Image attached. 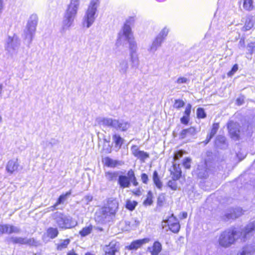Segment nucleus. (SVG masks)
<instances>
[{
    "label": "nucleus",
    "instance_id": "nucleus-1",
    "mask_svg": "<svg viewBox=\"0 0 255 255\" xmlns=\"http://www.w3.org/2000/svg\"><path fill=\"white\" fill-rule=\"evenodd\" d=\"M134 21V17L128 18L121 30L118 33L117 43L122 44L127 41L128 43L129 61L133 68H137L139 64L138 47L136 42L132 38L131 25Z\"/></svg>",
    "mask_w": 255,
    "mask_h": 255
},
{
    "label": "nucleus",
    "instance_id": "nucleus-2",
    "mask_svg": "<svg viewBox=\"0 0 255 255\" xmlns=\"http://www.w3.org/2000/svg\"><path fill=\"white\" fill-rule=\"evenodd\" d=\"M100 3V0H91L82 18V25L84 27L89 28L95 22Z\"/></svg>",
    "mask_w": 255,
    "mask_h": 255
},
{
    "label": "nucleus",
    "instance_id": "nucleus-3",
    "mask_svg": "<svg viewBox=\"0 0 255 255\" xmlns=\"http://www.w3.org/2000/svg\"><path fill=\"white\" fill-rule=\"evenodd\" d=\"M38 23V16L36 14L30 15L25 29L23 30L22 38L24 42L29 46L34 36Z\"/></svg>",
    "mask_w": 255,
    "mask_h": 255
},
{
    "label": "nucleus",
    "instance_id": "nucleus-4",
    "mask_svg": "<svg viewBox=\"0 0 255 255\" xmlns=\"http://www.w3.org/2000/svg\"><path fill=\"white\" fill-rule=\"evenodd\" d=\"M52 219L55 224L62 229H70L77 225V222L73 218L60 212H56L51 215Z\"/></svg>",
    "mask_w": 255,
    "mask_h": 255
},
{
    "label": "nucleus",
    "instance_id": "nucleus-5",
    "mask_svg": "<svg viewBox=\"0 0 255 255\" xmlns=\"http://www.w3.org/2000/svg\"><path fill=\"white\" fill-rule=\"evenodd\" d=\"M238 235L237 230L228 229L220 234L218 239L219 244L222 247L228 248L239 239Z\"/></svg>",
    "mask_w": 255,
    "mask_h": 255
},
{
    "label": "nucleus",
    "instance_id": "nucleus-6",
    "mask_svg": "<svg viewBox=\"0 0 255 255\" xmlns=\"http://www.w3.org/2000/svg\"><path fill=\"white\" fill-rule=\"evenodd\" d=\"M118 206V202L116 199H109L107 205L103 207L99 212L101 215V220H105L108 217L115 215Z\"/></svg>",
    "mask_w": 255,
    "mask_h": 255
},
{
    "label": "nucleus",
    "instance_id": "nucleus-7",
    "mask_svg": "<svg viewBox=\"0 0 255 255\" xmlns=\"http://www.w3.org/2000/svg\"><path fill=\"white\" fill-rule=\"evenodd\" d=\"M239 234V239L241 241L245 242L247 239L252 236L255 232V224L254 222L249 223L243 229L237 230Z\"/></svg>",
    "mask_w": 255,
    "mask_h": 255
},
{
    "label": "nucleus",
    "instance_id": "nucleus-8",
    "mask_svg": "<svg viewBox=\"0 0 255 255\" xmlns=\"http://www.w3.org/2000/svg\"><path fill=\"white\" fill-rule=\"evenodd\" d=\"M19 45L20 41L18 38L14 35L7 37L5 44V49L8 52L13 53L18 50Z\"/></svg>",
    "mask_w": 255,
    "mask_h": 255
},
{
    "label": "nucleus",
    "instance_id": "nucleus-9",
    "mask_svg": "<svg viewBox=\"0 0 255 255\" xmlns=\"http://www.w3.org/2000/svg\"><path fill=\"white\" fill-rule=\"evenodd\" d=\"M81 0H70L67 5L65 13L77 17L80 7Z\"/></svg>",
    "mask_w": 255,
    "mask_h": 255
},
{
    "label": "nucleus",
    "instance_id": "nucleus-10",
    "mask_svg": "<svg viewBox=\"0 0 255 255\" xmlns=\"http://www.w3.org/2000/svg\"><path fill=\"white\" fill-rule=\"evenodd\" d=\"M76 17L64 13L61 24V31L65 32L74 25L75 19Z\"/></svg>",
    "mask_w": 255,
    "mask_h": 255
},
{
    "label": "nucleus",
    "instance_id": "nucleus-11",
    "mask_svg": "<svg viewBox=\"0 0 255 255\" xmlns=\"http://www.w3.org/2000/svg\"><path fill=\"white\" fill-rule=\"evenodd\" d=\"M131 152L135 157L140 159L142 162L149 157V154L144 151L140 150L138 146L133 145L131 147Z\"/></svg>",
    "mask_w": 255,
    "mask_h": 255
},
{
    "label": "nucleus",
    "instance_id": "nucleus-12",
    "mask_svg": "<svg viewBox=\"0 0 255 255\" xmlns=\"http://www.w3.org/2000/svg\"><path fill=\"white\" fill-rule=\"evenodd\" d=\"M239 125L237 123L230 122L228 125L229 133L231 137L234 140H237L239 137Z\"/></svg>",
    "mask_w": 255,
    "mask_h": 255
},
{
    "label": "nucleus",
    "instance_id": "nucleus-13",
    "mask_svg": "<svg viewBox=\"0 0 255 255\" xmlns=\"http://www.w3.org/2000/svg\"><path fill=\"white\" fill-rule=\"evenodd\" d=\"M20 232V229L16 226L9 224L0 225V234L12 233H19Z\"/></svg>",
    "mask_w": 255,
    "mask_h": 255
},
{
    "label": "nucleus",
    "instance_id": "nucleus-14",
    "mask_svg": "<svg viewBox=\"0 0 255 255\" xmlns=\"http://www.w3.org/2000/svg\"><path fill=\"white\" fill-rule=\"evenodd\" d=\"M96 123L100 126L115 128V124L117 122L116 119L109 118L99 117L96 120Z\"/></svg>",
    "mask_w": 255,
    "mask_h": 255
},
{
    "label": "nucleus",
    "instance_id": "nucleus-15",
    "mask_svg": "<svg viewBox=\"0 0 255 255\" xmlns=\"http://www.w3.org/2000/svg\"><path fill=\"white\" fill-rule=\"evenodd\" d=\"M163 223H167L169 229L173 233H176L179 231L180 225L173 215L167 221H165Z\"/></svg>",
    "mask_w": 255,
    "mask_h": 255
},
{
    "label": "nucleus",
    "instance_id": "nucleus-16",
    "mask_svg": "<svg viewBox=\"0 0 255 255\" xmlns=\"http://www.w3.org/2000/svg\"><path fill=\"white\" fill-rule=\"evenodd\" d=\"M150 242V239L148 238L136 240L132 242L128 246L126 247L129 250H137L141 248L143 245L148 243Z\"/></svg>",
    "mask_w": 255,
    "mask_h": 255
},
{
    "label": "nucleus",
    "instance_id": "nucleus-17",
    "mask_svg": "<svg viewBox=\"0 0 255 255\" xmlns=\"http://www.w3.org/2000/svg\"><path fill=\"white\" fill-rule=\"evenodd\" d=\"M243 214V210L240 208L231 209L229 210L225 215L226 219H235Z\"/></svg>",
    "mask_w": 255,
    "mask_h": 255
},
{
    "label": "nucleus",
    "instance_id": "nucleus-18",
    "mask_svg": "<svg viewBox=\"0 0 255 255\" xmlns=\"http://www.w3.org/2000/svg\"><path fill=\"white\" fill-rule=\"evenodd\" d=\"M196 173L199 178H206L208 175V170L205 161L201 162L198 165L196 170Z\"/></svg>",
    "mask_w": 255,
    "mask_h": 255
},
{
    "label": "nucleus",
    "instance_id": "nucleus-19",
    "mask_svg": "<svg viewBox=\"0 0 255 255\" xmlns=\"http://www.w3.org/2000/svg\"><path fill=\"white\" fill-rule=\"evenodd\" d=\"M162 43L163 41L155 37L151 44L148 46L147 48L148 52L150 53L154 54L161 47Z\"/></svg>",
    "mask_w": 255,
    "mask_h": 255
},
{
    "label": "nucleus",
    "instance_id": "nucleus-20",
    "mask_svg": "<svg viewBox=\"0 0 255 255\" xmlns=\"http://www.w3.org/2000/svg\"><path fill=\"white\" fill-rule=\"evenodd\" d=\"M117 68L121 74L126 75L129 68L128 61L126 59L120 60Z\"/></svg>",
    "mask_w": 255,
    "mask_h": 255
},
{
    "label": "nucleus",
    "instance_id": "nucleus-21",
    "mask_svg": "<svg viewBox=\"0 0 255 255\" xmlns=\"http://www.w3.org/2000/svg\"><path fill=\"white\" fill-rule=\"evenodd\" d=\"M162 250V245L158 241H155L151 247H148L147 249V252H149L151 255H158Z\"/></svg>",
    "mask_w": 255,
    "mask_h": 255
},
{
    "label": "nucleus",
    "instance_id": "nucleus-22",
    "mask_svg": "<svg viewBox=\"0 0 255 255\" xmlns=\"http://www.w3.org/2000/svg\"><path fill=\"white\" fill-rule=\"evenodd\" d=\"M103 161L105 165L111 168H115L117 166H121L124 164L122 161L115 160L109 157H105L103 159Z\"/></svg>",
    "mask_w": 255,
    "mask_h": 255
},
{
    "label": "nucleus",
    "instance_id": "nucleus-23",
    "mask_svg": "<svg viewBox=\"0 0 255 255\" xmlns=\"http://www.w3.org/2000/svg\"><path fill=\"white\" fill-rule=\"evenodd\" d=\"M18 166L17 159H12L7 162L6 169L8 172L11 174L17 170Z\"/></svg>",
    "mask_w": 255,
    "mask_h": 255
},
{
    "label": "nucleus",
    "instance_id": "nucleus-24",
    "mask_svg": "<svg viewBox=\"0 0 255 255\" xmlns=\"http://www.w3.org/2000/svg\"><path fill=\"white\" fill-rule=\"evenodd\" d=\"M197 132L198 130L195 128L190 127V128L183 129L180 133V137L183 139L188 136H194Z\"/></svg>",
    "mask_w": 255,
    "mask_h": 255
},
{
    "label": "nucleus",
    "instance_id": "nucleus-25",
    "mask_svg": "<svg viewBox=\"0 0 255 255\" xmlns=\"http://www.w3.org/2000/svg\"><path fill=\"white\" fill-rule=\"evenodd\" d=\"M116 122L117 123L115 124V127L114 128L117 129L121 131H126L130 127V124L128 122L125 121L123 120H116Z\"/></svg>",
    "mask_w": 255,
    "mask_h": 255
},
{
    "label": "nucleus",
    "instance_id": "nucleus-26",
    "mask_svg": "<svg viewBox=\"0 0 255 255\" xmlns=\"http://www.w3.org/2000/svg\"><path fill=\"white\" fill-rule=\"evenodd\" d=\"M125 224L126 230H134L139 226V222L136 219H132L130 221H125Z\"/></svg>",
    "mask_w": 255,
    "mask_h": 255
},
{
    "label": "nucleus",
    "instance_id": "nucleus-27",
    "mask_svg": "<svg viewBox=\"0 0 255 255\" xmlns=\"http://www.w3.org/2000/svg\"><path fill=\"white\" fill-rule=\"evenodd\" d=\"M118 183L122 188H128L130 186V181L127 176L120 175L118 179Z\"/></svg>",
    "mask_w": 255,
    "mask_h": 255
},
{
    "label": "nucleus",
    "instance_id": "nucleus-28",
    "mask_svg": "<svg viewBox=\"0 0 255 255\" xmlns=\"http://www.w3.org/2000/svg\"><path fill=\"white\" fill-rule=\"evenodd\" d=\"M255 21L253 16L247 17L244 26L242 27V31H247L250 30L254 26Z\"/></svg>",
    "mask_w": 255,
    "mask_h": 255
},
{
    "label": "nucleus",
    "instance_id": "nucleus-29",
    "mask_svg": "<svg viewBox=\"0 0 255 255\" xmlns=\"http://www.w3.org/2000/svg\"><path fill=\"white\" fill-rule=\"evenodd\" d=\"M13 243L20 244L32 245L34 240L33 239H27L21 237H13L11 238Z\"/></svg>",
    "mask_w": 255,
    "mask_h": 255
},
{
    "label": "nucleus",
    "instance_id": "nucleus-30",
    "mask_svg": "<svg viewBox=\"0 0 255 255\" xmlns=\"http://www.w3.org/2000/svg\"><path fill=\"white\" fill-rule=\"evenodd\" d=\"M113 140L115 143V148L117 151L119 150L123 144L124 139L119 134H115L113 136Z\"/></svg>",
    "mask_w": 255,
    "mask_h": 255
},
{
    "label": "nucleus",
    "instance_id": "nucleus-31",
    "mask_svg": "<svg viewBox=\"0 0 255 255\" xmlns=\"http://www.w3.org/2000/svg\"><path fill=\"white\" fill-rule=\"evenodd\" d=\"M71 193V191H69L66 194L60 195L57 202L53 206L50 207L51 209V210L55 209L58 205L63 203L67 199V197L69 196Z\"/></svg>",
    "mask_w": 255,
    "mask_h": 255
},
{
    "label": "nucleus",
    "instance_id": "nucleus-32",
    "mask_svg": "<svg viewBox=\"0 0 255 255\" xmlns=\"http://www.w3.org/2000/svg\"><path fill=\"white\" fill-rule=\"evenodd\" d=\"M117 251L115 245L112 243L110 244L109 246L104 248L105 255H115Z\"/></svg>",
    "mask_w": 255,
    "mask_h": 255
},
{
    "label": "nucleus",
    "instance_id": "nucleus-33",
    "mask_svg": "<svg viewBox=\"0 0 255 255\" xmlns=\"http://www.w3.org/2000/svg\"><path fill=\"white\" fill-rule=\"evenodd\" d=\"M243 7L247 11H252L255 7L254 0H244Z\"/></svg>",
    "mask_w": 255,
    "mask_h": 255
},
{
    "label": "nucleus",
    "instance_id": "nucleus-34",
    "mask_svg": "<svg viewBox=\"0 0 255 255\" xmlns=\"http://www.w3.org/2000/svg\"><path fill=\"white\" fill-rule=\"evenodd\" d=\"M70 240L68 239L65 240H62L56 244L57 249L59 251L66 249L68 245L70 244Z\"/></svg>",
    "mask_w": 255,
    "mask_h": 255
},
{
    "label": "nucleus",
    "instance_id": "nucleus-35",
    "mask_svg": "<svg viewBox=\"0 0 255 255\" xmlns=\"http://www.w3.org/2000/svg\"><path fill=\"white\" fill-rule=\"evenodd\" d=\"M47 235L51 239L55 238L58 235V231L56 228H49L46 232Z\"/></svg>",
    "mask_w": 255,
    "mask_h": 255
},
{
    "label": "nucleus",
    "instance_id": "nucleus-36",
    "mask_svg": "<svg viewBox=\"0 0 255 255\" xmlns=\"http://www.w3.org/2000/svg\"><path fill=\"white\" fill-rule=\"evenodd\" d=\"M169 32V29L166 27H164L156 36L163 42Z\"/></svg>",
    "mask_w": 255,
    "mask_h": 255
},
{
    "label": "nucleus",
    "instance_id": "nucleus-37",
    "mask_svg": "<svg viewBox=\"0 0 255 255\" xmlns=\"http://www.w3.org/2000/svg\"><path fill=\"white\" fill-rule=\"evenodd\" d=\"M153 180L156 186L159 189H161L162 187V183L159 179L158 173L156 171H154L153 172Z\"/></svg>",
    "mask_w": 255,
    "mask_h": 255
},
{
    "label": "nucleus",
    "instance_id": "nucleus-38",
    "mask_svg": "<svg viewBox=\"0 0 255 255\" xmlns=\"http://www.w3.org/2000/svg\"><path fill=\"white\" fill-rule=\"evenodd\" d=\"M93 230V226L90 225L88 227L83 228L82 230L79 232V234L81 237H85L89 235Z\"/></svg>",
    "mask_w": 255,
    "mask_h": 255
},
{
    "label": "nucleus",
    "instance_id": "nucleus-39",
    "mask_svg": "<svg viewBox=\"0 0 255 255\" xmlns=\"http://www.w3.org/2000/svg\"><path fill=\"white\" fill-rule=\"evenodd\" d=\"M118 176V172H107L105 173L106 179L110 181L116 180Z\"/></svg>",
    "mask_w": 255,
    "mask_h": 255
},
{
    "label": "nucleus",
    "instance_id": "nucleus-40",
    "mask_svg": "<svg viewBox=\"0 0 255 255\" xmlns=\"http://www.w3.org/2000/svg\"><path fill=\"white\" fill-rule=\"evenodd\" d=\"M181 170L179 167L174 165V171L172 172V178L174 180H178L181 176Z\"/></svg>",
    "mask_w": 255,
    "mask_h": 255
},
{
    "label": "nucleus",
    "instance_id": "nucleus-41",
    "mask_svg": "<svg viewBox=\"0 0 255 255\" xmlns=\"http://www.w3.org/2000/svg\"><path fill=\"white\" fill-rule=\"evenodd\" d=\"M137 203L133 200H128L126 202V207L127 209L130 211H132L134 209L136 206Z\"/></svg>",
    "mask_w": 255,
    "mask_h": 255
},
{
    "label": "nucleus",
    "instance_id": "nucleus-42",
    "mask_svg": "<svg viewBox=\"0 0 255 255\" xmlns=\"http://www.w3.org/2000/svg\"><path fill=\"white\" fill-rule=\"evenodd\" d=\"M247 54L252 55L255 52V42L249 43L247 46Z\"/></svg>",
    "mask_w": 255,
    "mask_h": 255
},
{
    "label": "nucleus",
    "instance_id": "nucleus-43",
    "mask_svg": "<svg viewBox=\"0 0 255 255\" xmlns=\"http://www.w3.org/2000/svg\"><path fill=\"white\" fill-rule=\"evenodd\" d=\"M152 194L151 191H149L146 195V199L143 202V204L145 206H149L152 203Z\"/></svg>",
    "mask_w": 255,
    "mask_h": 255
},
{
    "label": "nucleus",
    "instance_id": "nucleus-44",
    "mask_svg": "<svg viewBox=\"0 0 255 255\" xmlns=\"http://www.w3.org/2000/svg\"><path fill=\"white\" fill-rule=\"evenodd\" d=\"M43 143L45 144L46 147H52L57 143V141L52 138L49 140L43 141Z\"/></svg>",
    "mask_w": 255,
    "mask_h": 255
},
{
    "label": "nucleus",
    "instance_id": "nucleus-45",
    "mask_svg": "<svg viewBox=\"0 0 255 255\" xmlns=\"http://www.w3.org/2000/svg\"><path fill=\"white\" fill-rule=\"evenodd\" d=\"M219 128V124L215 123L213 125L212 128L210 133L209 139L212 138L213 136L216 133L218 128Z\"/></svg>",
    "mask_w": 255,
    "mask_h": 255
},
{
    "label": "nucleus",
    "instance_id": "nucleus-46",
    "mask_svg": "<svg viewBox=\"0 0 255 255\" xmlns=\"http://www.w3.org/2000/svg\"><path fill=\"white\" fill-rule=\"evenodd\" d=\"M176 180L173 179L172 180H169L167 183L168 186L173 190H176L177 187Z\"/></svg>",
    "mask_w": 255,
    "mask_h": 255
},
{
    "label": "nucleus",
    "instance_id": "nucleus-47",
    "mask_svg": "<svg viewBox=\"0 0 255 255\" xmlns=\"http://www.w3.org/2000/svg\"><path fill=\"white\" fill-rule=\"evenodd\" d=\"M197 115L198 118H204L206 116L204 109L201 108H199L197 109Z\"/></svg>",
    "mask_w": 255,
    "mask_h": 255
},
{
    "label": "nucleus",
    "instance_id": "nucleus-48",
    "mask_svg": "<svg viewBox=\"0 0 255 255\" xmlns=\"http://www.w3.org/2000/svg\"><path fill=\"white\" fill-rule=\"evenodd\" d=\"M184 105V102L181 100H176L174 104L173 107L176 109H179L183 107Z\"/></svg>",
    "mask_w": 255,
    "mask_h": 255
},
{
    "label": "nucleus",
    "instance_id": "nucleus-49",
    "mask_svg": "<svg viewBox=\"0 0 255 255\" xmlns=\"http://www.w3.org/2000/svg\"><path fill=\"white\" fill-rule=\"evenodd\" d=\"M191 159L189 157L185 158L183 162V165L186 169H189L191 167Z\"/></svg>",
    "mask_w": 255,
    "mask_h": 255
},
{
    "label": "nucleus",
    "instance_id": "nucleus-50",
    "mask_svg": "<svg viewBox=\"0 0 255 255\" xmlns=\"http://www.w3.org/2000/svg\"><path fill=\"white\" fill-rule=\"evenodd\" d=\"M189 82V80L188 79L183 77H179L176 81V83L178 84L187 83Z\"/></svg>",
    "mask_w": 255,
    "mask_h": 255
},
{
    "label": "nucleus",
    "instance_id": "nucleus-51",
    "mask_svg": "<svg viewBox=\"0 0 255 255\" xmlns=\"http://www.w3.org/2000/svg\"><path fill=\"white\" fill-rule=\"evenodd\" d=\"M165 201V196L163 194L160 195L157 199V204L158 206H162L164 202Z\"/></svg>",
    "mask_w": 255,
    "mask_h": 255
},
{
    "label": "nucleus",
    "instance_id": "nucleus-52",
    "mask_svg": "<svg viewBox=\"0 0 255 255\" xmlns=\"http://www.w3.org/2000/svg\"><path fill=\"white\" fill-rule=\"evenodd\" d=\"M93 200V197L91 195H86L82 199L85 204L88 205Z\"/></svg>",
    "mask_w": 255,
    "mask_h": 255
},
{
    "label": "nucleus",
    "instance_id": "nucleus-53",
    "mask_svg": "<svg viewBox=\"0 0 255 255\" xmlns=\"http://www.w3.org/2000/svg\"><path fill=\"white\" fill-rule=\"evenodd\" d=\"M191 110V105L190 104H188L186 107L184 112V114L185 116L189 117Z\"/></svg>",
    "mask_w": 255,
    "mask_h": 255
},
{
    "label": "nucleus",
    "instance_id": "nucleus-54",
    "mask_svg": "<svg viewBox=\"0 0 255 255\" xmlns=\"http://www.w3.org/2000/svg\"><path fill=\"white\" fill-rule=\"evenodd\" d=\"M183 154V152L182 151L180 150L176 152L174 156V159L175 160L179 159L181 158Z\"/></svg>",
    "mask_w": 255,
    "mask_h": 255
},
{
    "label": "nucleus",
    "instance_id": "nucleus-55",
    "mask_svg": "<svg viewBox=\"0 0 255 255\" xmlns=\"http://www.w3.org/2000/svg\"><path fill=\"white\" fill-rule=\"evenodd\" d=\"M128 178H129V180L134 179L135 177L133 171L132 169L129 170L128 172Z\"/></svg>",
    "mask_w": 255,
    "mask_h": 255
},
{
    "label": "nucleus",
    "instance_id": "nucleus-56",
    "mask_svg": "<svg viewBox=\"0 0 255 255\" xmlns=\"http://www.w3.org/2000/svg\"><path fill=\"white\" fill-rule=\"evenodd\" d=\"M238 65L237 64H235L233 67L232 70L230 72H229V73L228 74V75L229 76L233 75L238 70Z\"/></svg>",
    "mask_w": 255,
    "mask_h": 255
},
{
    "label": "nucleus",
    "instance_id": "nucleus-57",
    "mask_svg": "<svg viewBox=\"0 0 255 255\" xmlns=\"http://www.w3.org/2000/svg\"><path fill=\"white\" fill-rule=\"evenodd\" d=\"M141 179L143 183L147 184L148 181V177L146 174L142 173L141 175Z\"/></svg>",
    "mask_w": 255,
    "mask_h": 255
},
{
    "label": "nucleus",
    "instance_id": "nucleus-58",
    "mask_svg": "<svg viewBox=\"0 0 255 255\" xmlns=\"http://www.w3.org/2000/svg\"><path fill=\"white\" fill-rule=\"evenodd\" d=\"M180 120L181 123L187 125L189 122V117L185 115Z\"/></svg>",
    "mask_w": 255,
    "mask_h": 255
},
{
    "label": "nucleus",
    "instance_id": "nucleus-59",
    "mask_svg": "<svg viewBox=\"0 0 255 255\" xmlns=\"http://www.w3.org/2000/svg\"><path fill=\"white\" fill-rule=\"evenodd\" d=\"M244 98L243 96L240 97L237 99L236 102L238 105H241L244 103Z\"/></svg>",
    "mask_w": 255,
    "mask_h": 255
},
{
    "label": "nucleus",
    "instance_id": "nucleus-60",
    "mask_svg": "<svg viewBox=\"0 0 255 255\" xmlns=\"http://www.w3.org/2000/svg\"><path fill=\"white\" fill-rule=\"evenodd\" d=\"M247 252L245 249H243V250L239 252L237 255H247Z\"/></svg>",
    "mask_w": 255,
    "mask_h": 255
},
{
    "label": "nucleus",
    "instance_id": "nucleus-61",
    "mask_svg": "<svg viewBox=\"0 0 255 255\" xmlns=\"http://www.w3.org/2000/svg\"><path fill=\"white\" fill-rule=\"evenodd\" d=\"M103 150L105 151V153H110L112 151V148L110 146V145H108V147L107 148H104Z\"/></svg>",
    "mask_w": 255,
    "mask_h": 255
},
{
    "label": "nucleus",
    "instance_id": "nucleus-62",
    "mask_svg": "<svg viewBox=\"0 0 255 255\" xmlns=\"http://www.w3.org/2000/svg\"><path fill=\"white\" fill-rule=\"evenodd\" d=\"M130 182H132L133 183V185L135 186L138 185V182L136 181V177L134 179L130 180Z\"/></svg>",
    "mask_w": 255,
    "mask_h": 255
},
{
    "label": "nucleus",
    "instance_id": "nucleus-63",
    "mask_svg": "<svg viewBox=\"0 0 255 255\" xmlns=\"http://www.w3.org/2000/svg\"><path fill=\"white\" fill-rule=\"evenodd\" d=\"M181 215V218L183 219L186 218L187 217V213L186 212H182Z\"/></svg>",
    "mask_w": 255,
    "mask_h": 255
},
{
    "label": "nucleus",
    "instance_id": "nucleus-64",
    "mask_svg": "<svg viewBox=\"0 0 255 255\" xmlns=\"http://www.w3.org/2000/svg\"><path fill=\"white\" fill-rule=\"evenodd\" d=\"M67 255H78L74 252H69Z\"/></svg>",
    "mask_w": 255,
    "mask_h": 255
}]
</instances>
